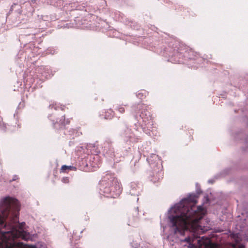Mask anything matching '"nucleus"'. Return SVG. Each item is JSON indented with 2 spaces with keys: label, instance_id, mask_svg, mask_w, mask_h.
I'll use <instances>...</instances> for the list:
<instances>
[{
  "label": "nucleus",
  "instance_id": "nucleus-16",
  "mask_svg": "<svg viewBox=\"0 0 248 248\" xmlns=\"http://www.w3.org/2000/svg\"><path fill=\"white\" fill-rule=\"evenodd\" d=\"M105 119H110V118H111V117H109L108 116L107 114H106V115L105 116Z\"/></svg>",
  "mask_w": 248,
  "mask_h": 248
},
{
  "label": "nucleus",
  "instance_id": "nucleus-3",
  "mask_svg": "<svg viewBox=\"0 0 248 248\" xmlns=\"http://www.w3.org/2000/svg\"><path fill=\"white\" fill-rule=\"evenodd\" d=\"M197 196L191 194L186 198L182 199L179 203L172 207L169 211L168 218L169 219V226L170 231L173 233H182V229L186 227V220L181 219L182 217H185L186 218L191 215L195 214L196 211L195 205L191 203H196Z\"/></svg>",
  "mask_w": 248,
  "mask_h": 248
},
{
  "label": "nucleus",
  "instance_id": "nucleus-11",
  "mask_svg": "<svg viewBox=\"0 0 248 248\" xmlns=\"http://www.w3.org/2000/svg\"><path fill=\"white\" fill-rule=\"evenodd\" d=\"M56 123H59L61 125H64V116H62L61 119H56Z\"/></svg>",
  "mask_w": 248,
  "mask_h": 248
},
{
  "label": "nucleus",
  "instance_id": "nucleus-4",
  "mask_svg": "<svg viewBox=\"0 0 248 248\" xmlns=\"http://www.w3.org/2000/svg\"><path fill=\"white\" fill-rule=\"evenodd\" d=\"M100 191L107 197L116 198L122 192L119 182L113 174L106 173L100 181Z\"/></svg>",
  "mask_w": 248,
  "mask_h": 248
},
{
  "label": "nucleus",
  "instance_id": "nucleus-13",
  "mask_svg": "<svg viewBox=\"0 0 248 248\" xmlns=\"http://www.w3.org/2000/svg\"><path fill=\"white\" fill-rule=\"evenodd\" d=\"M116 109L118 110L120 112L123 113H124L125 109L124 107L121 106H118L117 107Z\"/></svg>",
  "mask_w": 248,
  "mask_h": 248
},
{
  "label": "nucleus",
  "instance_id": "nucleus-5",
  "mask_svg": "<svg viewBox=\"0 0 248 248\" xmlns=\"http://www.w3.org/2000/svg\"><path fill=\"white\" fill-rule=\"evenodd\" d=\"M132 112L134 113H139L140 117L142 119L146 127L143 128V130L147 134L150 135V132L152 131L150 129L152 128L153 125V121L150 115V113L147 108V106L142 103L138 104L137 105H133L132 107ZM137 117V114H136Z\"/></svg>",
  "mask_w": 248,
  "mask_h": 248
},
{
  "label": "nucleus",
  "instance_id": "nucleus-19",
  "mask_svg": "<svg viewBox=\"0 0 248 248\" xmlns=\"http://www.w3.org/2000/svg\"><path fill=\"white\" fill-rule=\"evenodd\" d=\"M201 192H202V191H197V193H198V194H200Z\"/></svg>",
  "mask_w": 248,
  "mask_h": 248
},
{
  "label": "nucleus",
  "instance_id": "nucleus-12",
  "mask_svg": "<svg viewBox=\"0 0 248 248\" xmlns=\"http://www.w3.org/2000/svg\"><path fill=\"white\" fill-rule=\"evenodd\" d=\"M72 168L71 166H66V165H63L61 168V170L62 171L64 172L65 171L67 170H70L71 168Z\"/></svg>",
  "mask_w": 248,
  "mask_h": 248
},
{
  "label": "nucleus",
  "instance_id": "nucleus-14",
  "mask_svg": "<svg viewBox=\"0 0 248 248\" xmlns=\"http://www.w3.org/2000/svg\"><path fill=\"white\" fill-rule=\"evenodd\" d=\"M49 107L51 108H54L55 109H57V107L56 106V104H52L49 105Z\"/></svg>",
  "mask_w": 248,
  "mask_h": 248
},
{
  "label": "nucleus",
  "instance_id": "nucleus-20",
  "mask_svg": "<svg viewBox=\"0 0 248 248\" xmlns=\"http://www.w3.org/2000/svg\"><path fill=\"white\" fill-rule=\"evenodd\" d=\"M52 122H53V124H54V125H55V124L54 123V120H52Z\"/></svg>",
  "mask_w": 248,
  "mask_h": 248
},
{
  "label": "nucleus",
  "instance_id": "nucleus-21",
  "mask_svg": "<svg viewBox=\"0 0 248 248\" xmlns=\"http://www.w3.org/2000/svg\"><path fill=\"white\" fill-rule=\"evenodd\" d=\"M130 141H132V140L131 139V137H130Z\"/></svg>",
  "mask_w": 248,
  "mask_h": 248
},
{
  "label": "nucleus",
  "instance_id": "nucleus-9",
  "mask_svg": "<svg viewBox=\"0 0 248 248\" xmlns=\"http://www.w3.org/2000/svg\"><path fill=\"white\" fill-rule=\"evenodd\" d=\"M231 237L234 240L237 244L242 240V238L240 233H232L231 234Z\"/></svg>",
  "mask_w": 248,
  "mask_h": 248
},
{
  "label": "nucleus",
  "instance_id": "nucleus-8",
  "mask_svg": "<svg viewBox=\"0 0 248 248\" xmlns=\"http://www.w3.org/2000/svg\"><path fill=\"white\" fill-rule=\"evenodd\" d=\"M105 148H107L108 149H106V151H105L106 149L104 150V153L108 155L109 156L112 157L115 156L114 149L111 147V145L105 143Z\"/></svg>",
  "mask_w": 248,
  "mask_h": 248
},
{
  "label": "nucleus",
  "instance_id": "nucleus-15",
  "mask_svg": "<svg viewBox=\"0 0 248 248\" xmlns=\"http://www.w3.org/2000/svg\"><path fill=\"white\" fill-rule=\"evenodd\" d=\"M62 181L63 183H67L68 181V179L67 177H64L62 179Z\"/></svg>",
  "mask_w": 248,
  "mask_h": 248
},
{
  "label": "nucleus",
  "instance_id": "nucleus-6",
  "mask_svg": "<svg viewBox=\"0 0 248 248\" xmlns=\"http://www.w3.org/2000/svg\"><path fill=\"white\" fill-rule=\"evenodd\" d=\"M147 161L154 169V173H156V176L151 179L154 183H155L163 178L162 166L158 156L155 154H151L147 158Z\"/></svg>",
  "mask_w": 248,
  "mask_h": 248
},
{
  "label": "nucleus",
  "instance_id": "nucleus-10",
  "mask_svg": "<svg viewBox=\"0 0 248 248\" xmlns=\"http://www.w3.org/2000/svg\"><path fill=\"white\" fill-rule=\"evenodd\" d=\"M137 185H136L135 184H132L131 185V190H130V193L132 195H136V196H138L139 195V190H138V191H137Z\"/></svg>",
  "mask_w": 248,
  "mask_h": 248
},
{
  "label": "nucleus",
  "instance_id": "nucleus-7",
  "mask_svg": "<svg viewBox=\"0 0 248 248\" xmlns=\"http://www.w3.org/2000/svg\"><path fill=\"white\" fill-rule=\"evenodd\" d=\"M87 147L92 154L97 155L100 153V150L95 143H90L87 145Z\"/></svg>",
  "mask_w": 248,
  "mask_h": 248
},
{
  "label": "nucleus",
  "instance_id": "nucleus-2",
  "mask_svg": "<svg viewBox=\"0 0 248 248\" xmlns=\"http://www.w3.org/2000/svg\"><path fill=\"white\" fill-rule=\"evenodd\" d=\"M194 209L196 211L195 214L191 215L187 218L185 217H182V219L186 220V228L182 230V233L178 232L176 233H173L170 232L168 236V240L174 241L175 240L171 239L172 235L176 237H178L185 235L186 232H188L189 231L192 233L191 236L188 235L184 238H179V240L181 243H186L187 244H185V246H186L189 248H220L219 245L212 243L208 237L205 236L201 237L200 236L201 234L211 230V225L208 218L203 219L202 216L197 217L198 212L202 210V206H198L197 210ZM175 241H177V240H175ZM239 248H244V246L241 245L239 246Z\"/></svg>",
  "mask_w": 248,
  "mask_h": 248
},
{
  "label": "nucleus",
  "instance_id": "nucleus-22",
  "mask_svg": "<svg viewBox=\"0 0 248 248\" xmlns=\"http://www.w3.org/2000/svg\"><path fill=\"white\" fill-rule=\"evenodd\" d=\"M136 200H137V201H138L139 200V198H136Z\"/></svg>",
  "mask_w": 248,
  "mask_h": 248
},
{
  "label": "nucleus",
  "instance_id": "nucleus-1",
  "mask_svg": "<svg viewBox=\"0 0 248 248\" xmlns=\"http://www.w3.org/2000/svg\"><path fill=\"white\" fill-rule=\"evenodd\" d=\"M0 207V228L8 227L7 231H0L1 238L0 240V248H29L23 243L18 242L17 238L28 240L30 234L23 230L25 223H18L17 213L19 211V202L15 198L6 197L1 202ZM31 248H36L32 246Z\"/></svg>",
  "mask_w": 248,
  "mask_h": 248
},
{
  "label": "nucleus",
  "instance_id": "nucleus-17",
  "mask_svg": "<svg viewBox=\"0 0 248 248\" xmlns=\"http://www.w3.org/2000/svg\"><path fill=\"white\" fill-rule=\"evenodd\" d=\"M208 183L210 184H213L214 183V181L213 180H209Z\"/></svg>",
  "mask_w": 248,
  "mask_h": 248
},
{
  "label": "nucleus",
  "instance_id": "nucleus-18",
  "mask_svg": "<svg viewBox=\"0 0 248 248\" xmlns=\"http://www.w3.org/2000/svg\"><path fill=\"white\" fill-rule=\"evenodd\" d=\"M16 179H17V177L16 176H15L14 178L11 181H15L16 180Z\"/></svg>",
  "mask_w": 248,
  "mask_h": 248
}]
</instances>
